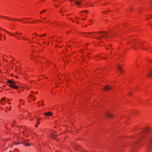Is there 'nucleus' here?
Returning a JSON list of instances; mask_svg holds the SVG:
<instances>
[{
  "label": "nucleus",
  "mask_w": 152,
  "mask_h": 152,
  "mask_svg": "<svg viewBox=\"0 0 152 152\" xmlns=\"http://www.w3.org/2000/svg\"><path fill=\"white\" fill-rule=\"evenodd\" d=\"M151 130L150 128L147 127L143 129L141 133L137 137L136 140L133 144V146L134 148H137L139 145L140 141L142 140H146L148 145V148L147 152H149L150 150V145L152 144V135L148 136L147 135L151 132Z\"/></svg>",
  "instance_id": "obj_1"
},
{
  "label": "nucleus",
  "mask_w": 152,
  "mask_h": 152,
  "mask_svg": "<svg viewBox=\"0 0 152 152\" xmlns=\"http://www.w3.org/2000/svg\"><path fill=\"white\" fill-rule=\"evenodd\" d=\"M94 35L95 37H96L98 39H100L102 37H108L110 36V34L108 33H105L104 32H99L97 33H85L83 34L84 36H86L87 37H92L93 36L92 35Z\"/></svg>",
  "instance_id": "obj_2"
},
{
  "label": "nucleus",
  "mask_w": 152,
  "mask_h": 152,
  "mask_svg": "<svg viewBox=\"0 0 152 152\" xmlns=\"http://www.w3.org/2000/svg\"><path fill=\"white\" fill-rule=\"evenodd\" d=\"M16 34H15L10 32H8V34L10 35H11L13 37H15L16 38H17L18 39H21L20 38H21L23 40H28V39L27 38H26L25 37H23V36H22L21 37L19 36L18 35H22V34L20 33H18L16 32Z\"/></svg>",
  "instance_id": "obj_3"
},
{
  "label": "nucleus",
  "mask_w": 152,
  "mask_h": 152,
  "mask_svg": "<svg viewBox=\"0 0 152 152\" xmlns=\"http://www.w3.org/2000/svg\"><path fill=\"white\" fill-rule=\"evenodd\" d=\"M130 44L134 49H136L138 46L140 47L141 46L143 48V49H145V48H143V43H142L141 42L140 43L137 42V41L136 40V41L134 40L131 42Z\"/></svg>",
  "instance_id": "obj_4"
},
{
  "label": "nucleus",
  "mask_w": 152,
  "mask_h": 152,
  "mask_svg": "<svg viewBox=\"0 0 152 152\" xmlns=\"http://www.w3.org/2000/svg\"><path fill=\"white\" fill-rule=\"evenodd\" d=\"M7 82L10 87L16 89L19 88L18 86L16 85V83L14 81L10 80H8Z\"/></svg>",
  "instance_id": "obj_5"
},
{
  "label": "nucleus",
  "mask_w": 152,
  "mask_h": 152,
  "mask_svg": "<svg viewBox=\"0 0 152 152\" xmlns=\"http://www.w3.org/2000/svg\"><path fill=\"white\" fill-rule=\"evenodd\" d=\"M46 35V34H44L43 35H40L39 36L37 34H36V33H34L32 35V37L33 38H35V37H37V40H39V37H45Z\"/></svg>",
  "instance_id": "obj_6"
},
{
  "label": "nucleus",
  "mask_w": 152,
  "mask_h": 152,
  "mask_svg": "<svg viewBox=\"0 0 152 152\" xmlns=\"http://www.w3.org/2000/svg\"><path fill=\"white\" fill-rule=\"evenodd\" d=\"M20 130L21 132H22L23 134L24 135L29 134L30 131H28L27 129L25 128L24 130H23V128H21L20 129Z\"/></svg>",
  "instance_id": "obj_7"
},
{
  "label": "nucleus",
  "mask_w": 152,
  "mask_h": 152,
  "mask_svg": "<svg viewBox=\"0 0 152 152\" xmlns=\"http://www.w3.org/2000/svg\"><path fill=\"white\" fill-rule=\"evenodd\" d=\"M1 103L4 105L5 104V103L7 101L8 102V103L9 104H10L11 103H10L9 102V100L8 99H6L5 98H2L1 99Z\"/></svg>",
  "instance_id": "obj_8"
},
{
  "label": "nucleus",
  "mask_w": 152,
  "mask_h": 152,
  "mask_svg": "<svg viewBox=\"0 0 152 152\" xmlns=\"http://www.w3.org/2000/svg\"><path fill=\"white\" fill-rule=\"evenodd\" d=\"M88 13V11L87 10L83 11L80 13V15L81 16H86V14Z\"/></svg>",
  "instance_id": "obj_9"
},
{
  "label": "nucleus",
  "mask_w": 152,
  "mask_h": 152,
  "mask_svg": "<svg viewBox=\"0 0 152 152\" xmlns=\"http://www.w3.org/2000/svg\"><path fill=\"white\" fill-rule=\"evenodd\" d=\"M111 88H112V87L108 86H104V89L106 91H108Z\"/></svg>",
  "instance_id": "obj_10"
},
{
  "label": "nucleus",
  "mask_w": 152,
  "mask_h": 152,
  "mask_svg": "<svg viewBox=\"0 0 152 152\" xmlns=\"http://www.w3.org/2000/svg\"><path fill=\"white\" fill-rule=\"evenodd\" d=\"M59 1H54V5L56 7H58L59 5Z\"/></svg>",
  "instance_id": "obj_11"
},
{
  "label": "nucleus",
  "mask_w": 152,
  "mask_h": 152,
  "mask_svg": "<svg viewBox=\"0 0 152 152\" xmlns=\"http://www.w3.org/2000/svg\"><path fill=\"white\" fill-rule=\"evenodd\" d=\"M44 115L48 116H50L52 115L51 112H49L46 113H44Z\"/></svg>",
  "instance_id": "obj_12"
},
{
  "label": "nucleus",
  "mask_w": 152,
  "mask_h": 152,
  "mask_svg": "<svg viewBox=\"0 0 152 152\" xmlns=\"http://www.w3.org/2000/svg\"><path fill=\"white\" fill-rule=\"evenodd\" d=\"M118 69L121 72H122L123 71L122 70V68L120 65H119L118 66Z\"/></svg>",
  "instance_id": "obj_13"
},
{
  "label": "nucleus",
  "mask_w": 152,
  "mask_h": 152,
  "mask_svg": "<svg viewBox=\"0 0 152 152\" xmlns=\"http://www.w3.org/2000/svg\"><path fill=\"white\" fill-rule=\"evenodd\" d=\"M29 97L31 98V99H33L34 100H35L36 99L35 97H34V96L31 94L30 95Z\"/></svg>",
  "instance_id": "obj_14"
},
{
  "label": "nucleus",
  "mask_w": 152,
  "mask_h": 152,
  "mask_svg": "<svg viewBox=\"0 0 152 152\" xmlns=\"http://www.w3.org/2000/svg\"><path fill=\"white\" fill-rule=\"evenodd\" d=\"M106 115L107 117H110V118H111L112 117V114L110 113H107L106 114Z\"/></svg>",
  "instance_id": "obj_15"
},
{
  "label": "nucleus",
  "mask_w": 152,
  "mask_h": 152,
  "mask_svg": "<svg viewBox=\"0 0 152 152\" xmlns=\"http://www.w3.org/2000/svg\"><path fill=\"white\" fill-rule=\"evenodd\" d=\"M6 18H7V17H6ZM4 18L6 19H7V20H14V21H15L16 20H15V18H12V19H11L9 18Z\"/></svg>",
  "instance_id": "obj_16"
},
{
  "label": "nucleus",
  "mask_w": 152,
  "mask_h": 152,
  "mask_svg": "<svg viewBox=\"0 0 152 152\" xmlns=\"http://www.w3.org/2000/svg\"><path fill=\"white\" fill-rule=\"evenodd\" d=\"M38 104L39 106L41 105H43V103L42 102H38Z\"/></svg>",
  "instance_id": "obj_17"
},
{
  "label": "nucleus",
  "mask_w": 152,
  "mask_h": 152,
  "mask_svg": "<svg viewBox=\"0 0 152 152\" xmlns=\"http://www.w3.org/2000/svg\"><path fill=\"white\" fill-rule=\"evenodd\" d=\"M15 121H12L10 123V124L11 125V126L12 127H13V124L14 123Z\"/></svg>",
  "instance_id": "obj_18"
},
{
  "label": "nucleus",
  "mask_w": 152,
  "mask_h": 152,
  "mask_svg": "<svg viewBox=\"0 0 152 152\" xmlns=\"http://www.w3.org/2000/svg\"><path fill=\"white\" fill-rule=\"evenodd\" d=\"M31 144L29 143H25V145L26 146H30Z\"/></svg>",
  "instance_id": "obj_19"
},
{
  "label": "nucleus",
  "mask_w": 152,
  "mask_h": 152,
  "mask_svg": "<svg viewBox=\"0 0 152 152\" xmlns=\"http://www.w3.org/2000/svg\"><path fill=\"white\" fill-rule=\"evenodd\" d=\"M25 88H26V89L27 90H29L30 88V87L28 86H25Z\"/></svg>",
  "instance_id": "obj_20"
},
{
  "label": "nucleus",
  "mask_w": 152,
  "mask_h": 152,
  "mask_svg": "<svg viewBox=\"0 0 152 152\" xmlns=\"http://www.w3.org/2000/svg\"><path fill=\"white\" fill-rule=\"evenodd\" d=\"M20 104H23L24 105V104L23 103V101L22 99H20Z\"/></svg>",
  "instance_id": "obj_21"
},
{
  "label": "nucleus",
  "mask_w": 152,
  "mask_h": 152,
  "mask_svg": "<svg viewBox=\"0 0 152 152\" xmlns=\"http://www.w3.org/2000/svg\"><path fill=\"white\" fill-rule=\"evenodd\" d=\"M46 11V10H44L43 11H41L40 12V13L41 14H42L43 12H45Z\"/></svg>",
  "instance_id": "obj_22"
},
{
  "label": "nucleus",
  "mask_w": 152,
  "mask_h": 152,
  "mask_svg": "<svg viewBox=\"0 0 152 152\" xmlns=\"http://www.w3.org/2000/svg\"><path fill=\"white\" fill-rule=\"evenodd\" d=\"M93 23V21L92 20H90L89 21V23L90 24H91Z\"/></svg>",
  "instance_id": "obj_23"
},
{
  "label": "nucleus",
  "mask_w": 152,
  "mask_h": 152,
  "mask_svg": "<svg viewBox=\"0 0 152 152\" xmlns=\"http://www.w3.org/2000/svg\"><path fill=\"white\" fill-rule=\"evenodd\" d=\"M36 121H37V123H38V124H39V120H40V119H37L36 120Z\"/></svg>",
  "instance_id": "obj_24"
},
{
  "label": "nucleus",
  "mask_w": 152,
  "mask_h": 152,
  "mask_svg": "<svg viewBox=\"0 0 152 152\" xmlns=\"http://www.w3.org/2000/svg\"><path fill=\"white\" fill-rule=\"evenodd\" d=\"M149 75L151 76H152V71L150 72L149 73Z\"/></svg>",
  "instance_id": "obj_25"
},
{
  "label": "nucleus",
  "mask_w": 152,
  "mask_h": 152,
  "mask_svg": "<svg viewBox=\"0 0 152 152\" xmlns=\"http://www.w3.org/2000/svg\"><path fill=\"white\" fill-rule=\"evenodd\" d=\"M25 35L27 37H28L29 38H30V35L29 34L28 35H27L26 34H25Z\"/></svg>",
  "instance_id": "obj_26"
},
{
  "label": "nucleus",
  "mask_w": 152,
  "mask_h": 152,
  "mask_svg": "<svg viewBox=\"0 0 152 152\" xmlns=\"http://www.w3.org/2000/svg\"><path fill=\"white\" fill-rule=\"evenodd\" d=\"M23 22H24V23H29V22H28V21H27V22H26V21H22Z\"/></svg>",
  "instance_id": "obj_27"
},
{
  "label": "nucleus",
  "mask_w": 152,
  "mask_h": 152,
  "mask_svg": "<svg viewBox=\"0 0 152 152\" xmlns=\"http://www.w3.org/2000/svg\"><path fill=\"white\" fill-rule=\"evenodd\" d=\"M75 19L77 20V21L76 22H77V23H78V21H77V17H76L75 16Z\"/></svg>",
  "instance_id": "obj_28"
},
{
  "label": "nucleus",
  "mask_w": 152,
  "mask_h": 152,
  "mask_svg": "<svg viewBox=\"0 0 152 152\" xmlns=\"http://www.w3.org/2000/svg\"><path fill=\"white\" fill-rule=\"evenodd\" d=\"M10 107H9V108H8V107H7V109L8 110H10Z\"/></svg>",
  "instance_id": "obj_29"
},
{
  "label": "nucleus",
  "mask_w": 152,
  "mask_h": 152,
  "mask_svg": "<svg viewBox=\"0 0 152 152\" xmlns=\"http://www.w3.org/2000/svg\"><path fill=\"white\" fill-rule=\"evenodd\" d=\"M89 5H91L92 6H93V5L92 3H90Z\"/></svg>",
  "instance_id": "obj_30"
},
{
  "label": "nucleus",
  "mask_w": 152,
  "mask_h": 152,
  "mask_svg": "<svg viewBox=\"0 0 152 152\" xmlns=\"http://www.w3.org/2000/svg\"><path fill=\"white\" fill-rule=\"evenodd\" d=\"M23 90H22V91H23ZM21 91H20V90H18V93H20Z\"/></svg>",
  "instance_id": "obj_31"
},
{
  "label": "nucleus",
  "mask_w": 152,
  "mask_h": 152,
  "mask_svg": "<svg viewBox=\"0 0 152 152\" xmlns=\"http://www.w3.org/2000/svg\"><path fill=\"white\" fill-rule=\"evenodd\" d=\"M31 115V114L30 113H28V115L29 116H30V115Z\"/></svg>",
  "instance_id": "obj_32"
},
{
  "label": "nucleus",
  "mask_w": 152,
  "mask_h": 152,
  "mask_svg": "<svg viewBox=\"0 0 152 152\" xmlns=\"http://www.w3.org/2000/svg\"><path fill=\"white\" fill-rule=\"evenodd\" d=\"M15 77V78H16V79H18V77L17 76H16Z\"/></svg>",
  "instance_id": "obj_33"
},
{
  "label": "nucleus",
  "mask_w": 152,
  "mask_h": 152,
  "mask_svg": "<svg viewBox=\"0 0 152 152\" xmlns=\"http://www.w3.org/2000/svg\"><path fill=\"white\" fill-rule=\"evenodd\" d=\"M29 119L31 121H32V119H31V118H29Z\"/></svg>",
  "instance_id": "obj_34"
},
{
  "label": "nucleus",
  "mask_w": 152,
  "mask_h": 152,
  "mask_svg": "<svg viewBox=\"0 0 152 152\" xmlns=\"http://www.w3.org/2000/svg\"><path fill=\"white\" fill-rule=\"evenodd\" d=\"M35 126L37 127H38L37 125L36 124L35 125Z\"/></svg>",
  "instance_id": "obj_35"
},
{
  "label": "nucleus",
  "mask_w": 152,
  "mask_h": 152,
  "mask_svg": "<svg viewBox=\"0 0 152 152\" xmlns=\"http://www.w3.org/2000/svg\"><path fill=\"white\" fill-rule=\"evenodd\" d=\"M34 93V94H37V92H36L35 93Z\"/></svg>",
  "instance_id": "obj_36"
},
{
  "label": "nucleus",
  "mask_w": 152,
  "mask_h": 152,
  "mask_svg": "<svg viewBox=\"0 0 152 152\" xmlns=\"http://www.w3.org/2000/svg\"><path fill=\"white\" fill-rule=\"evenodd\" d=\"M129 95H131V93H130H130H129Z\"/></svg>",
  "instance_id": "obj_37"
},
{
  "label": "nucleus",
  "mask_w": 152,
  "mask_h": 152,
  "mask_svg": "<svg viewBox=\"0 0 152 152\" xmlns=\"http://www.w3.org/2000/svg\"><path fill=\"white\" fill-rule=\"evenodd\" d=\"M18 107H20V105H19L18 106Z\"/></svg>",
  "instance_id": "obj_38"
},
{
  "label": "nucleus",
  "mask_w": 152,
  "mask_h": 152,
  "mask_svg": "<svg viewBox=\"0 0 152 152\" xmlns=\"http://www.w3.org/2000/svg\"><path fill=\"white\" fill-rule=\"evenodd\" d=\"M19 84V83L18 82H17Z\"/></svg>",
  "instance_id": "obj_39"
},
{
  "label": "nucleus",
  "mask_w": 152,
  "mask_h": 152,
  "mask_svg": "<svg viewBox=\"0 0 152 152\" xmlns=\"http://www.w3.org/2000/svg\"><path fill=\"white\" fill-rule=\"evenodd\" d=\"M31 93H34L32 91H31Z\"/></svg>",
  "instance_id": "obj_40"
},
{
  "label": "nucleus",
  "mask_w": 152,
  "mask_h": 152,
  "mask_svg": "<svg viewBox=\"0 0 152 152\" xmlns=\"http://www.w3.org/2000/svg\"><path fill=\"white\" fill-rule=\"evenodd\" d=\"M52 134L53 135L52 136H54V135H53V134Z\"/></svg>",
  "instance_id": "obj_41"
},
{
  "label": "nucleus",
  "mask_w": 152,
  "mask_h": 152,
  "mask_svg": "<svg viewBox=\"0 0 152 152\" xmlns=\"http://www.w3.org/2000/svg\"><path fill=\"white\" fill-rule=\"evenodd\" d=\"M43 1H44L45 0H42Z\"/></svg>",
  "instance_id": "obj_42"
},
{
  "label": "nucleus",
  "mask_w": 152,
  "mask_h": 152,
  "mask_svg": "<svg viewBox=\"0 0 152 152\" xmlns=\"http://www.w3.org/2000/svg\"><path fill=\"white\" fill-rule=\"evenodd\" d=\"M104 12H103V13H104Z\"/></svg>",
  "instance_id": "obj_43"
},
{
  "label": "nucleus",
  "mask_w": 152,
  "mask_h": 152,
  "mask_svg": "<svg viewBox=\"0 0 152 152\" xmlns=\"http://www.w3.org/2000/svg\"><path fill=\"white\" fill-rule=\"evenodd\" d=\"M56 152H58V151H56Z\"/></svg>",
  "instance_id": "obj_44"
}]
</instances>
